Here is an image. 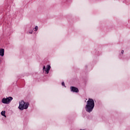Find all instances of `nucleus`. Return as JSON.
I'll use <instances>...</instances> for the list:
<instances>
[{
  "instance_id": "obj_6",
  "label": "nucleus",
  "mask_w": 130,
  "mask_h": 130,
  "mask_svg": "<svg viewBox=\"0 0 130 130\" xmlns=\"http://www.w3.org/2000/svg\"><path fill=\"white\" fill-rule=\"evenodd\" d=\"M2 103H4V104H8L7 98H3L2 100Z\"/></svg>"
},
{
  "instance_id": "obj_7",
  "label": "nucleus",
  "mask_w": 130,
  "mask_h": 130,
  "mask_svg": "<svg viewBox=\"0 0 130 130\" xmlns=\"http://www.w3.org/2000/svg\"><path fill=\"white\" fill-rule=\"evenodd\" d=\"M7 100V103L9 104L11 101H12V100H13V97L12 96H9L7 98H6Z\"/></svg>"
},
{
  "instance_id": "obj_8",
  "label": "nucleus",
  "mask_w": 130,
  "mask_h": 130,
  "mask_svg": "<svg viewBox=\"0 0 130 130\" xmlns=\"http://www.w3.org/2000/svg\"><path fill=\"white\" fill-rule=\"evenodd\" d=\"M1 115L2 116H4V117H7V116H6V111H3L1 112Z\"/></svg>"
},
{
  "instance_id": "obj_12",
  "label": "nucleus",
  "mask_w": 130,
  "mask_h": 130,
  "mask_svg": "<svg viewBox=\"0 0 130 130\" xmlns=\"http://www.w3.org/2000/svg\"><path fill=\"white\" fill-rule=\"evenodd\" d=\"M123 52H124V51L122 50L121 52V53H122V54H123Z\"/></svg>"
},
{
  "instance_id": "obj_5",
  "label": "nucleus",
  "mask_w": 130,
  "mask_h": 130,
  "mask_svg": "<svg viewBox=\"0 0 130 130\" xmlns=\"http://www.w3.org/2000/svg\"><path fill=\"white\" fill-rule=\"evenodd\" d=\"M5 55V49L1 48L0 49V56H4Z\"/></svg>"
},
{
  "instance_id": "obj_2",
  "label": "nucleus",
  "mask_w": 130,
  "mask_h": 130,
  "mask_svg": "<svg viewBox=\"0 0 130 130\" xmlns=\"http://www.w3.org/2000/svg\"><path fill=\"white\" fill-rule=\"evenodd\" d=\"M19 106L18 107L20 110H24V109H28L29 107V103H25L24 101H21L19 102Z\"/></svg>"
},
{
  "instance_id": "obj_1",
  "label": "nucleus",
  "mask_w": 130,
  "mask_h": 130,
  "mask_svg": "<svg viewBox=\"0 0 130 130\" xmlns=\"http://www.w3.org/2000/svg\"><path fill=\"white\" fill-rule=\"evenodd\" d=\"M94 107H95V102H94V100L92 99H89L85 106V110L86 112L90 113L93 111Z\"/></svg>"
},
{
  "instance_id": "obj_10",
  "label": "nucleus",
  "mask_w": 130,
  "mask_h": 130,
  "mask_svg": "<svg viewBox=\"0 0 130 130\" xmlns=\"http://www.w3.org/2000/svg\"><path fill=\"white\" fill-rule=\"evenodd\" d=\"M61 85H62V86H63L64 87H66V85H64V82H62L61 83Z\"/></svg>"
},
{
  "instance_id": "obj_9",
  "label": "nucleus",
  "mask_w": 130,
  "mask_h": 130,
  "mask_svg": "<svg viewBox=\"0 0 130 130\" xmlns=\"http://www.w3.org/2000/svg\"><path fill=\"white\" fill-rule=\"evenodd\" d=\"M35 29V31H37V30H38V27L37 26H36L35 28H34Z\"/></svg>"
},
{
  "instance_id": "obj_4",
  "label": "nucleus",
  "mask_w": 130,
  "mask_h": 130,
  "mask_svg": "<svg viewBox=\"0 0 130 130\" xmlns=\"http://www.w3.org/2000/svg\"><path fill=\"white\" fill-rule=\"evenodd\" d=\"M71 90L73 93H79V89L75 86H71Z\"/></svg>"
},
{
  "instance_id": "obj_3",
  "label": "nucleus",
  "mask_w": 130,
  "mask_h": 130,
  "mask_svg": "<svg viewBox=\"0 0 130 130\" xmlns=\"http://www.w3.org/2000/svg\"><path fill=\"white\" fill-rule=\"evenodd\" d=\"M50 69H51V67L50 65H47L46 68L45 66H44L43 67V71H45L46 72V74H49V71H50Z\"/></svg>"
},
{
  "instance_id": "obj_11",
  "label": "nucleus",
  "mask_w": 130,
  "mask_h": 130,
  "mask_svg": "<svg viewBox=\"0 0 130 130\" xmlns=\"http://www.w3.org/2000/svg\"><path fill=\"white\" fill-rule=\"evenodd\" d=\"M29 33L30 34H33V30H31V31H29Z\"/></svg>"
}]
</instances>
